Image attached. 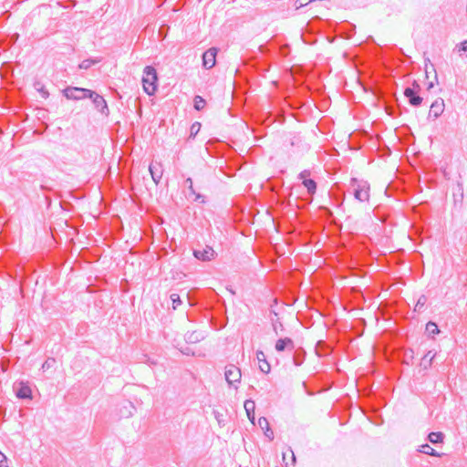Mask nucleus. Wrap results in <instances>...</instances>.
Returning a JSON list of instances; mask_svg holds the SVG:
<instances>
[{"mask_svg":"<svg viewBox=\"0 0 467 467\" xmlns=\"http://www.w3.org/2000/svg\"><path fill=\"white\" fill-rule=\"evenodd\" d=\"M100 60H101L100 58H88V59H85V60H83L79 64V68H81V69H88L93 65H96V64L99 63Z\"/></svg>","mask_w":467,"mask_h":467,"instance_id":"obj_22","label":"nucleus"},{"mask_svg":"<svg viewBox=\"0 0 467 467\" xmlns=\"http://www.w3.org/2000/svg\"><path fill=\"white\" fill-rule=\"evenodd\" d=\"M444 100L441 98L436 99L431 105L429 111V118H439L444 111Z\"/></svg>","mask_w":467,"mask_h":467,"instance_id":"obj_8","label":"nucleus"},{"mask_svg":"<svg viewBox=\"0 0 467 467\" xmlns=\"http://www.w3.org/2000/svg\"><path fill=\"white\" fill-rule=\"evenodd\" d=\"M404 96L409 99L411 106L419 107L422 102V98L418 95V92L414 88H406Z\"/></svg>","mask_w":467,"mask_h":467,"instance_id":"obj_11","label":"nucleus"},{"mask_svg":"<svg viewBox=\"0 0 467 467\" xmlns=\"http://www.w3.org/2000/svg\"><path fill=\"white\" fill-rule=\"evenodd\" d=\"M95 106V108L102 114H109V108L104 98L94 91H91V96L88 97Z\"/></svg>","mask_w":467,"mask_h":467,"instance_id":"obj_5","label":"nucleus"},{"mask_svg":"<svg viewBox=\"0 0 467 467\" xmlns=\"http://www.w3.org/2000/svg\"><path fill=\"white\" fill-rule=\"evenodd\" d=\"M170 298H171V300L172 302V308L173 309H176L182 304V300H181L180 296L178 294H175V293L171 294L170 296Z\"/></svg>","mask_w":467,"mask_h":467,"instance_id":"obj_30","label":"nucleus"},{"mask_svg":"<svg viewBox=\"0 0 467 467\" xmlns=\"http://www.w3.org/2000/svg\"><path fill=\"white\" fill-rule=\"evenodd\" d=\"M349 189L356 200L361 202H368L370 186L367 181L352 178L349 182Z\"/></svg>","mask_w":467,"mask_h":467,"instance_id":"obj_1","label":"nucleus"},{"mask_svg":"<svg viewBox=\"0 0 467 467\" xmlns=\"http://www.w3.org/2000/svg\"><path fill=\"white\" fill-rule=\"evenodd\" d=\"M425 74H426V78H428V70L427 69L425 71Z\"/></svg>","mask_w":467,"mask_h":467,"instance_id":"obj_42","label":"nucleus"},{"mask_svg":"<svg viewBox=\"0 0 467 467\" xmlns=\"http://www.w3.org/2000/svg\"><path fill=\"white\" fill-rule=\"evenodd\" d=\"M410 88H414L417 92L420 90V86L417 83V81H413L412 87Z\"/></svg>","mask_w":467,"mask_h":467,"instance_id":"obj_36","label":"nucleus"},{"mask_svg":"<svg viewBox=\"0 0 467 467\" xmlns=\"http://www.w3.org/2000/svg\"><path fill=\"white\" fill-rule=\"evenodd\" d=\"M420 451L422 453L428 454V455H431V456H439L437 451L433 448H431L429 444L421 445Z\"/></svg>","mask_w":467,"mask_h":467,"instance_id":"obj_27","label":"nucleus"},{"mask_svg":"<svg viewBox=\"0 0 467 467\" xmlns=\"http://www.w3.org/2000/svg\"><path fill=\"white\" fill-rule=\"evenodd\" d=\"M426 333L431 337H434L435 335L439 334L440 330L438 328L437 324L432 321H429L426 324Z\"/></svg>","mask_w":467,"mask_h":467,"instance_id":"obj_21","label":"nucleus"},{"mask_svg":"<svg viewBox=\"0 0 467 467\" xmlns=\"http://www.w3.org/2000/svg\"><path fill=\"white\" fill-rule=\"evenodd\" d=\"M305 352L302 349H297L293 355V363L295 366H300L304 362Z\"/></svg>","mask_w":467,"mask_h":467,"instance_id":"obj_19","label":"nucleus"},{"mask_svg":"<svg viewBox=\"0 0 467 467\" xmlns=\"http://www.w3.org/2000/svg\"><path fill=\"white\" fill-rule=\"evenodd\" d=\"M275 349L278 352L284 350L292 351L295 348L294 341L289 337L280 338L275 343Z\"/></svg>","mask_w":467,"mask_h":467,"instance_id":"obj_12","label":"nucleus"},{"mask_svg":"<svg viewBox=\"0 0 467 467\" xmlns=\"http://www.w3.org/2000/svg\"><path fill=\"white\" fill-rule=\"evenodd\" d=\"M444 434L442 432H431L428 436V440L432 444L440 443L443 441Z\"/></svg>","mask_w":467,"mask_h":467,"instance_id":"obj_20","label":"nucleus"},{"mask_svg":"<svg viewBox=\"0 0 467 467\" xmlns=\"http://www.w3.org/2000/svg\"><path fill=\"white\" fill-rule=\"evenodd\" d=\"M426 303H427V297H426V296L421 295V296L418 298V300H417V302H416V305H415V306H414V312H419V313L422 312V311H423V309H424V306H425Z\"/></svg>","mask_w":467,"mask_h":467,"instance_id":"obj_24","label":"nucleus"},{"mask_svg":"<svg viewBox=\"0 0 467 467\" xmlns=\"http://www.w3.org/2000/svg\"><path fill=\"white\" fill-rule=\"evenodd\" d=\"M149 171L153 182L158 184L163 174L162 164L159 161H152L149 166Z\"/></svg>","mask_w":467,"mask_h":467,"instance_id":"obj_9","label":"nucleus"},{"mask_svg":"<svg viewBox=\"0 0 467 467\" xmlns=\"http://www.w3.org/2000/svg\"><path fill=\"white\" fill-rule=\"evenodd\" d=\"M302 184L306 188L307 192L313 195L317 191V183L312 179H305L302 181Z\"/></svg>","mask_w":467,"mask_h":467,"instance_id":"obj_18","label":"nucleus"},{"mask_svg":"<svg viewBox=\"0 0 467 467\" xmlns=\"http://www.w3.org/2000/svg\"><path fill=\"white\" fill-rule=\"evenodd\" d=\"M196 125L200 126V124L198 122L192 124V129H191L192 132H193V130H197V127H195Z\"/></svg>","mask_w":467,"mask_h":467,"instance_id":"obj_37","label":"nucleus"},{"mask_svg":"<svg viewBox=\"0 0 467 467\" xmlns=\"http://www.w3.org/2000/svg\"><path fill=\"white\" fill-rule=\"evenodd\" d=\"M256 358L259 362V368L263 373H269L271 367L270 364L266 361V357L265 353L261 350L256 351Z\"/></svg>","mask_w":467,"mask_h":467,"instance_id":"obj_13","label":"nucleus"},{"mask_svg":"<svg viewBox=\"0 0 467 467\" xmlns=\"http://www.w3.org/2000/svg\"><path fill=\"white\" fill-rule=\"evenodd\" d=\"M193 101H194V108L197 110H202L206 105L205 99L198 95L194 97Z\"/></svg>","mask_w":467,"mask_h":467,"instance_id":"obj_26","label":"nucleus"},{"mask_svg":"<svg viewBox=\"0 0 467 467\" xmlns=\"http://www.w3.org/2000/svg\"><path fill=\"white\" fill-rule=\"evenodd\" d=\"M56 364V359L54 358H48L43 364L41 368L46 371L48 370Z\"/></svg>","mask_w":467,"mask_h":467,"instance_id":"obj_31","label":"nucleus"},{"mask_svg":"<svg viewBox=\"0 0 467 467\" xmlns=\"http://www.w3.org/2000/svg\"><path fill=\"white\" fill-rule=\"evenodd\" d=\"M215 417H216V419H217V421H219V422H220L221 417H218L217 415H216Z\"/></svg>","mask_w":467,"mask_h":467,"instance_id":"obj_41","label":"nucleus"},{"mask_svg":"<svg viewBox=\"0 0 467 467\" xmlns=\"http://www.w3.org/2000/svg\"><path fill=\"white\" fill-rule=\"evenodd\" d=\"M14 390L18 399H31L32 390L27 383L20 381L14 384Z\"/></svg>","mask_w":467,"mask_h":467,"instance_id":"obj_6","label":"nucleus"},{"mask_svg":"<svg viewBox=\"0 0 467 467\" xmlns=\"http://www.w3.org/2000/svg\"><path fill=\"white\" fill-rule=\"evenodd\" d=\"M432 87H433V83H432V82H431V83L428 85V89H431Z\"/></svg>","mask_w":467,"mask_h":467,"instance_id":"obj_39","label":"nucleus"},{"mask_svg":"<svg viewBox=\"0 0 467 467\" xmlns=\"http://www.w3.org/2000/svg\"><path fill=\"white\" fill-rule=\"evenodd\" d=\"M202 339H203V336L202 335V333H199L197 331H193L187 336V340L190 343H196L201 341Z\"/></svg>","mask_w":467,"mask_h":467,"instance_id":"obj_25","label":"nucleus"},{"mask_svg":"<svg viewBox=\"0 0 467 467\" xmlns=\"http://www.w3.org/2000/svg\"><path fill=\"white\" fill-rule=\"evenodd\" d=\"M248 419L254 422L255 404L253 400H245L244 404Z\"/></svg>","mask_w":467,"mask_h":467,"instance_id":"obj_17","label":"nucleus"},{"mask_svg":"<svg viewBox=\"0 0 467 467\" xmlns=\"http://www.w3.org/2000/svg\"><path fill=\"white\" fill-rule=\"evenodd\" d=\"M217 49L211 47L202 54V66L210 69L215 66Z\"/></svg>","mask_w":467,"mask_h":467,"instance_id":"obj_7","label":"nucleus"},{"mask_svg":"<svg viewBox=\"0 0 467 467\" xmlns=\"http://www.w3.org/2000/svg\"><path fill=\"white\" fill-rule=\"evenodd\" d=\"M135 410V406L131 402L127 401L120 408L119 414L123 418H130L134 414Z\"/></svg>","mask_w":467,"mask_h":467,"instance_id":"obj_14","label":"nucleus"},{"mask_svg":"<svg viewBox=\"0 0 467 467\" xmlns=\"http://www.w3.org/2000/svg\"><path fill=\"white\" fill-rule=\"evenodd\" d=\"M258 425L260 426V428L262 430H265V436H267L270 439L274 438V433L271 431V429L269 428V422L266 418H265V417L259 418Z\"/></svg>","mask_w":467,"mask_h":467,"instance_id":"obj_16","label":"nucleus"},{"mask_svg":"<svg viewBox=\"0 0 467 467\" xmlns=\"http://www.w3.org/2000/svg\"><path fill=\"white\" fill-rule=\"evenodd\" d=\"M290 145L292 147H296L298 149H304L303 147V144H302V140H301V137L299 135H294L291 140H290Z\"/></svg>","mask_w":467,"mask_h":467,"instance_id":"obj_28","label":"nucleus"},{"mask_svg":"<svg viewBox=\"0 0 467 467\" xmlns=\"http://www.w3.org/2000/svg\"><path fill=\"white\" fill-rule=\"evenodd\" d=\"M157 71L151 66H147L143 69L142 85L143 89L148 95H153L157 89Z\"/></svg>","mask_w":467,"mask_h":467,"instance_id":"obj_2","label":"nucleus"},{"mask_svg":"<svg viewBox=\"0 0 467 467\" xmlns=\"http://www.w3.org/2000/svg\"><path fill=\"white\" fill-rule=\"evenodd\" d=\"M0 467H8L6 457L1 451H0Z\"/></svg>","mask_w":467,"mask_h":467,"instance_id":"obj_34","label":"nucleus"},{"mask_svg":"<svg viewBox=\"0 0 467 467\" xmlns=\"http://www.w3.org/2000/svg\"><path fill=\"white\" fill-rule=\"evenodd\" d=\"M316 2H317V0H296L294 5H295V8L296 10H298L303 6L312 5Z\"/></svg>","mask_w":467,"mask_h":467,"instance_id":"obj_29","label":"nucleus"},{"mask_svg":"<svg viewBox=\"0 0 467 467\" xmlns=\"http://www.w3.org/2000/svg\"><path fill=\"white\" fill-rule=\"evenodd\" d=\"M456 48L459 55L462 57L467 52V40L462 41Z\"/></svg>","mask_w":467,"mask_h":467,"instance_id":"obj_32","label":"nucleus"},{"mask_svg":"<svg viewBox=\"0 0 467 467\" xmlns=\"http://www.w3.org/2000/svg\"><path fill=\"white\" fill-rule=\"evenodd\" d=\"M91 91L88 88L68 87L63 90V94L67 99L79 100L91 96Z\"/></svg>","mask_w":467,"mask_h":467,"instance_id":"obj_3","label":"nucleus"},{"mask_svg":"<svg viewBox=\"0 0 467 467\" xmlns=\"http://www.w3.org/2000/svg\"><path fill=\"white\" fill-rule=\"evenodd\" d=\"M215 417H216V419H217V421H219V422H220L221 417H218L217 415H216Z\"/></svg>","mask_w":467,"mask_h":467,"instance_id":"obj_40","label":"nucleus"},{"mask_svg":"<svg viewBox=\"0 0 467 467\" xmlns=\"http://www.w3.org/2000/svg\"><path fill=\"white\" fill-rule=\"evenodd\" d=\"M193 254L198 260L205 262L212 260L215 255V252L211 246H206L202 249L194 250Z\"/></svg>","mask_w":467,"mask_h":467,"instance_id":"obj_10","label":"nucleus"},{"mask_svg":"<svg viewBox=\"0 0 467 467\" xmlns=\"http://www.w3.org/2000/svg\"><path fill=\"white\" fill-rule=\"evenodd\" d=\"M185 182H190V185L188 186V189H189L190 194L194 196L193 201L194 202H198L200 203H204L205 202V196L195 192V190L193 188L192 180L191 178H188V179H186Z\"/></svg>","mask_w":467,"mask_h":467,"instance_id":"obj_15","label":"nucleus"},{"mask_svg":"<svg viewBox=\"0 0 467 467\" xmlns=\"http://www.w3.org/2000/svg\"><path fill=\"white\" fill-rule=\"evenodd\" d=\"M196 125L200 126V124L198 122L192 124V129H191L192 132H193V130H197V127H195Z\"/></svg>","mask_w":467,"mask_h":467,"instance_id":"obj_38","label":"nucleus"},{"mask_svg":"<svg viewBox=\"0 0 467 467\" xmlns=\"http://www.w3.org/2000/svg\"><path fill=\"white\" fill-rule=\"evenodd\" d=\"M310 175L309 170H304L299 173V178L304 181L305 179H307V177Z\"/></svg>","mask_w":467,"mask_h":467,"instance_id":"obj_35","label":"nucleus"},{"mask_svg":"<svg viewBox=\"0 0 467 467\" xmlns=\"http://www.w3.org/2000/svg\"><path fill=\"white\" fill-rule=\"evenodd\" d=\"M34 88L41 95V97L43 99L48 98L49 93H48L47 89L45 88V86L40 81H36L34 83Z\"/></svg>","mask_w":467,"mask_h":467,"instance_id":"obj_23","label":"nucleus"},{"mask_svg":"<svg viewBox=\"0 0 467 467\" xmlns=\"http://www.w3.org/2000/svg\"><path fill=\"white\" fill-rule=\"evenodd\" d=\"M224 376L229 385L239 383L242 377L241 369L235 365L229 364L225 367Z\"/></svg>","mask_w":467,"mask_h":467,"instance_id":"obj_4","label":"nucleus"},{"mask_svg":"<svg viewBox=\"0 0 467 467\" xmlns=\"http://www.w3.org/2000/svg\"><path fill=\"white\" fill-rule=\"evenodd\" d=\"M435 358V353H432V351H428L425 356L423 357L422 360L425 362L428 360L429 366H431L433 358Z\"/></svg>","mask_w":467,"mask_h":467,"instance_id":"obj_33","label":"nucleus"}]
</instances>
